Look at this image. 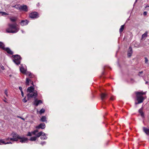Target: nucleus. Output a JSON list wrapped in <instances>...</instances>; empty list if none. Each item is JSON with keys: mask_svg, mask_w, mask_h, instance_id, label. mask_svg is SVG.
<instances>
[{"mask_svg": "<svg viewBox=\"0 0 149 149\" xmlns=\"http://www.w3.org/2000/svg\"><path fill=\"white\" fill-rule=\"evenodd\" d=\"M45 127V123H42L40 124L38 126H37L36 128H41L42 129H44Z\"/></svg>", "mask_w": 149, "mask_h": 149, "instance_id": "ddd939ff", "label": "nucleus"}, {"mask_svg": "<svg viewBox=\"0 0 149 149\" xmlns=\"http://www.w3.org/2000/svg\"><path fill=\"white\" fill-rule=\"evenodd\" d=\"M143 73V71H141L139 72V74H141L142 73Z\"/></svg>", "mask_w": 149, "mask_h": 149, "instance_id": "79ce46f5", "label": "nucleus"}, {"mask_svg": "<svg viewBox=\"0 0 149 149\" xmlns=\"http://www.w3.org/2000/svg\"><path fill=\"white\" fill-rule=\"evenodd\" d=\"M46 134L44 133V134L41 136L40 139L42 140H44L46 139H47V137L46 136Z\"/></svg>", "mask_w": 149, "mask_h": 149, "instance_id": "f3484780", "label": "nucleus"}, {"mask_svg": "<svg viewBox=\"0 0 149 149\" xmlns=\"http://www.w3.org/2000/svg\"><path fill=\"white\" fill-rule=\"evenodd\" d=\"M0 67L3 70H5V68H4V67L2 65H0Z\"/></svg>", "mask_w": 149, "mask_h": 149, "instance_id": "c9c22d12", "label": "nucleus"}, {"mask_svg": "<svg viewBox=\"0 0 149 149\" xmlns=\"http://www.w3.org/2000/svg\"><path fill=\"white\" fill-rule=\"evenodd\" d=\"M149 7V6H148V5H147L145 7V8H146L147 7Z\"/></svg>", "mask_w": 149, "mask_h": 149, "instance_id": "c03bdc74", "label": "nucleus"}, {"mask_svg": "<svg viewBox=\"0 0 149 149\" xmlns=\"http://www.w3.org/2000/svg\"><path fill=\"white\" fill-rule=\"evenodd\" d=\"M0 13H1V15L3 16L6 15H9L7 13L5 12H0Z\"/></svg>", "mask_w": 149, "mask_h": 149, "instance_id": "c85d7f7f", "label": "nucleus"}, {"mask_svg": "<svg viewBox=\"0 0 149 149\" xmlns=\"http://www.w3.org/2000/svg\"><path fill=\"white\" fill-rule=\"evenodd\" d=\"M32 132H29L28 133V134H27V136H31L32 135Z\"/></svg>", "mask_w": 149, "mask_h": 149, "instance_id": "473e14b6", "label": "nucleus"}, {"mask_svg": "<svg viewBox=\"0 0 149 149\" xmlns=\"http://www.w3.org/2000/svg\"><path fill=\"white\" fill-rule=\"evenodd\" d=\"M147 12L146 11L144 12L143 13V14L144 15H146L147 14Z\"/></svg>", "mask_w": 149, "mask_h": 149, "instance_id": "4c0bfd02", "label": "nucleus"}, {"mask_svg": "<svg viewBox=\"0 0 149 149\" xmlns=\"http://www.w3.org/2000/svg\"><path fill=\"white\" fill-rule=\"evenodd\" d=\"M144 58H145V63L146 64H148V59L146 57H145Z\"/></svg>", "mask_w": 149, "mask_h": 149, "instance_id": "7c9ffc66", "label": "nucleus"}, {"mask_svg": "<svg viewBox=\"0 0 149 149\" xmlns=\"http://www.w3.org/2000/svg\"><path fill=\"white\" fill-rule=\"evenodd\" d=\"M137 0H136L135 3H136V2H137Z\"/></svg>", "mask_w": 149, "mask_h": 149, "instance_id": "603ef678", "label": "nucleus"}, {"mask_svg": "<svg viewBox=\"0 0 149 149\" xmlns=\"http://www.w3.org/2000/svg\"><path fill=\"white\" fill-rule=\"evenodd\" d=\"M146 92H135V93L136 96V99L138 102V103H141L142 102L143 100L146 98L144 97L142 95L145 94Z\"/></svg>", "mask_w": 149, "mask_h": 149, "instance_id": "f03ea898", "label": "nucleus"}, {"mask_svg": "<svg viewBox=\"0 0 149 149\" xmlns=\"http://www.w3.org/2000/svg\"><path fill=\"white\" fill-rule=\"evenodd\" d=\"M107 95L104 93H102L101 95V98L102 100H103L106 97Z\"/></svg>", "mask_w": 149, "mask_h": 149, "instance_id": "6ab92c4d", "label": "nucleus"}, {"mask_svg": "<svg viewBox=\"0 0 149 149\" xmlns=\"http://www.w3.org/2000/svg\"><path fill=\"white\" fill-rule=\"evenodd\" d=\"M38 95L37 91H36L31 93H29L27 94V96L29 98H36Z\"/></svg>", "mask_w": 149, "mask_h": 149, "instance_id": "423d86ee", "label": "nucleus"}, {"mask_svg": "<svg viewBox=\"0 0 149 149\" xmlns=\"http://www.w3.org/2000/svg\"><path fill=\"white\" fill-rule=\"evenodd\" d=\"M0 48L4 50L5 48L4 47V44L2 42L0 41Z\"/></svg>", "mask_w": 149, "mask_h": 149, "instance_id": "5701e85b", "label": "nucleus"}, {"mask_svg": "<svg viewBox=\"0 0 149 149\" xmlns=\"http://www.w3.org/2000/svg\"><path fill=\"white\" fill-rule=\"evenodd\" d=\"M27 91L31 93L34 92V89L32 86H30L28 88Z\"/></svg>", "mask_w": 149, "mask_h": 149, "instance_id": "4468645a", "label": "nucleus"}, {"mask_svg": "<svg viewBox=\"0 0 149 149\" xmlns=\"http://www.w3.org/2000/svg\"><path fill=\"white\" fill-rule=\"evenodd\" d=\"M15 6H13V7H15Z\"/></svg>", "mask_w": 149, "mask_h": 149, "instance_id": "864d4df0", "label": "nucleus"}, {"mask_svg": "<svg viewBox=\"0 0 149 149\" xmlns=\"http://www.w3.org/2000/svg\"><path fill=\"white\" fill-rule=\"evenodd\" d=\"M19 139L20 140L19 141L21 143H25L28 142V139L26 137H21L19 136Z\"/></svg>", "mask_w": 149, "mask_h": 149, "instance_id": "1a4fd4ad", "label": "nucleus"}, {"mask_svg": "<svg viewBox=\"0 0 149 149\" xmlns=\"http://www.w3.org/2000/svg\"><path fill=\"white\" fill-rule=\"evenodd\" d=\"M10 19L12 22H15L17 20V18L16 17H11L10 18Z\"/></svg>", "mask_w": 149, "mask_h": 149, "instance_id": "4be33fe9", "label": "nucleus"}, {"mask_svg": "<svg viewBox=\"0 0 149 149\" xmlns=\"http://www.w3.org/2000/svg\"><path fill=\"white\" fill-rule=\"evenodd\" d=\"M45 109L43 108L41 109L39 111V113L40 114L44 113L45 112Z\"/></svg>", "mask_w": 149, "mask_h": 149, "instance_id": "c756f323", "label": "nucleus"}, {"mask_svg": "<svg viewBox=\"0 0 149 149\" xmlns=\"http://www.w3.org/2000/svg\"><path fill=\"white\" fill-rule=\"evenodd\" d=\"M32 133L33 134V135H36V132L35 131H33V132H32Z\"/></svg>", "mask_w": 149, "mask_h": 149, "instance_id": "58836bf2", "label": "nucleus"}, {"mask_svg": "<svg viewBox=\"0 0 149 149\" xmlns=\"http://www.w3.org/2000/svg\"><path fill=\"white\" fill-rule=\"evenodd\" d=\"M132 48L131 47H130L128 50V51L127 55L128 56L130 57L132 55Z\"/></svg>", "mask_w": 149, "mask_h": 149, "instance_id": "f8f14e48", "label": "nucleus"}, {"mask_svg": "<svg viewBox=\"0 0 149 149\" xmlns=\"http://www.w3.org/2000/svg\"><path fill=\"white\" fill-rule=\"evenodd\" d=\"M143 130L144 132L147 134H149V129L143 127Z\"/></svg>", "mask_w": 149, "mask_h": 149, "instance_id": "a211bd4d", "label": "nucleus"}, {"mask_svg": "<svg viewBox=\"0 0 149 149\" xmlns=\"http://www.w3.org/2000/svg\"><path fill=\"white\" fill-rule=\"evenodd\" d=\"M12 57L14 58L13 61L17 65L20 64L21 57L19 55H13L12 56Z\"/></svg>", "mask_w": 149, "mask_h": 149, "instance_id": "20e7f679", "label": "nucleus"}, {"mask_svg": "<svg viewBox=\"0 0 149 149\" xmlns=\"http://www.w3.org/2000/svg\"><path fill=\"white\" fill-rule=\"evenodd\" d=\"M29 15L30 17L32 18H36L39 17L38 13L36 12L31 13Z\"/></svg>", "mask_w": 149, "mask_h": 149, "instance_id": "6e6552de", "label": "nucleus"}, {"mask_svg": "<svg viewBox=\"0 0 149 149\" xmlns=\"http://www.w3.org/2000/svg\"><path fill=\"white\" fill-rule=\"evenodd\" d=\"M21 31H22V33H24V32L23 31V30H21Z\"/></svg>", "mask_w": 149, "mask_h": 149, "instance_id": "de8ad7c7", "label": "nucleus"}, {"mask_svg": "<svg viewBox=\"0 0 149 149\" xmlns=\"http://www.w3.org/2000/svg\"><path fill=\"white\" fill-rule=\"evenodd\" d=\"M29 22L27 20H22L20 22V24L22 26H24L28 24Z\"/></svg>", "mask_w": 149, "mask_h": 149, "instance_id": "9d476101", "label": "nucleus"}, {"mask_svg": "<svg viewBox=\"0 0 149 149\" xmlns=\"http://www.w3.org/2000/svg\"><path fill=\"white\" fill-rule=\"evenodd\" d=\"M139 112L140 113L141 116L142 117H144V113L142 109H140L139 110Z\"/></svg>", "mask_w": 149, "mask_h": 149, "instance_id": "aec40b11", "label": "nucleus"}, {"mask_svg": "<svg viewBox=\"0 0 149 149\" xmlns=\"http://www.w3.org/2000/svg\"><path fill=\"white\" fill-rule=\"evenodd\" d=\"M44 134V132H40L36 135V137H38L41 136Z\"/></svg>", "mask_w": 149, "mask_h": 149, "instance_id": "b1692460", "label": "nucleus"}, {"mask_svg": "<svg viewBox=\"0 0 149 149\" xmlns=\"http://www.w3.org/2000/svg\"><path fill=\"white\" fill-rule=\"evenodd\" d=\"M4 50H6L7 53L8 54L12 55L13 54V52H12L9 48H5Z\"/></svg>", "mask_w": 149, "mask_h": 149, "instance_id": "2eb2a0df", "label": "nucleus"}, {"mask_svg": "<svg viewBox=\"0 0 149 149\" xmlns=\"http://www.w3.org/2000/svg\"><path fill=\"white\" fill-rule=\"evenodd\" d=\"M140 103H138V102H136L135 103V104H140Z\"/></svg>", "mask_w": 149, "mask_h": 149, "instance_id": "37998d69", "label": "nucleus"}, {"mask_svg": "<svg viewBox=\"0 0 149 149\" xmlns=\"http://www.w3.org/2000/svg\"><path fill=\"white\" fill-rule=\"evenodd\" d=\"M22 119L24 120V119L22 118Z\"/></svg>", "mask_w": 149, "mask_h": 149, "instance_id": "6e6d98bb", "label": "nucleus"}, {"mask_svg": "<svg viewBox=\"0 0 149 149\" xmlns=\"http://www.w3.org/2000/svg\"><path fill=\"white\" fill-rule=\"evenodd\" d=\"M148 81H146V84H147L148 83Z\"/></svg>", "mask_w": 149, "mask_h": 149, "instance_id": "09e8293b", "label": "nucleus"}, {"mask_svg": "<svg viewBox=\"0 0 149 149\" xmlns=\"http://www.w3.org/2000/svg\"><path fill=\"white\" fill-rule=\"evenodd\" d=\"M42 103V101L41 100H36L34 102V104L36 106H38L39 104Z\"/></svg>", "mask_w": 149, "mask_h": 149, "instance_id": "9b49d317", "label": "nucleus"}, {"mask_svg": "<svg viewBox=\"0 0 149 149\" xmlns=\"http://www.w3.org/2000/svg\"><path fill=\"white\" fill-rule=\"evenodd\" d=\"M19 89L21 91V92H22V87H21L20 86L19 87Z\"/></svg>", "mask_w": 149, "mask_h": 149, "instance_id": "ea45409f", "label": "nucleus"}, {"mask_svg": "<svg viewBox=\"0 0 149 149\" xmlns=\"http://www.w3.org/2000/svg\"><path fill=\"white\" fill-rule=\"evenodd\" d=\"M39 5H40V4H39V3H38V4H37V6H39Z\"/></svg>", "mask_w": 149, "mask_h": 149, "instance_id": "49530a36", "label": "nucleus"}, {"mask_svg": "<svg viewBox=\"0 0 149 149\" xmlns=\"http://www.w3.org/2000/svg\"><path fill=\"white\" fill-rule=\"evenodd\" d=\"M11 138V137L10 138V137H8L7 138H6L5 139H4V140H5V141H10V139Z\"/></svg>", "mask_w": 149, "mask_h": 149, "instance_id": "72a5a7b5", "label": "nucleus"}, {"mask_svg": "<svg viewBox=\"0 0 149 149\" xmlns=\"http://www.w3.org/2000/svg\"><path fill=\"white\" fill-rule=\"evenodd\" d=\"M18 9L20 10L27 12L28 10V8L26 5H22L18 7Z\"/></svg>", "mask_w": 149, "mask_h": 149, "instance_id": "0eeeda50", "label": "nucleus"}, {"mask_svg": "<svg viewBox=\"0 0 149 149\" xmlns=\"http://www.w3.org/2000/svg\"><path fill=\"white\" fill-rule=\"evenodd\" d=\"M40 120L43 122H47L46 118L45 116H42Z\"/></svg>", "mask_w": 149, "mask_h": 149, "instance_id": "412c9836", "label": "nucleus"}, {"mask_svg": "<svg viewBox=\"0 0 149 149\" xmlns=\"http://www.w3.org/2000/svg\"><path fill=\"white\" fill-rule=\"evenodd\" d=\"M148 32L146 31L144 34H143L142 36V38H143L145 37H146L147 36Z\"/></svg>", "mask_w": 149, "mask_h": 149, "instance_id": "a878e982", "label": "nucleus"}, {"mask_svg": "<svg viewBox=\"0 0 149 149\" xmlns=\"http://www.w3.org/2000/svg\"><path fill=\"white\" fill-rule=\"evenodd\" d=\"M8 27L6 29V32L8 33H15L17 32L19 30V28L17 26L16 23L8 24Z\"/></svg>", "mask_w": 149, "mask_h": 149, "instance_id": "f257e3e1", "label": "nucleus"}, {"mask_svg": "<svg viewBox=\"0 0 149 149\" xmlns=\"http://www.w3.org/2000/svg\"><path fill=\"white\" fill-rule=\"evenodd\" d=\"M4 102H7L5 100H4Z\"/></svg>", "mask_w": 149, "mask_h": 149, "instance_id": "8fccbe9b", "label": "nucleus"}, {"mask_svg": "<svg viewBox=\"0 0 149 149\" xmlns=\"http://www.w3.org/2000/svg\"><path fill=\"white\" fill-rule=\"evenodd\" d=\"M0 142L2 143L3 144H12V142L10 141H8L7 142H6L5 140L4 139H0Z\"/></svg>", "mask_w": 149, "mask_h": 149, "instance_id": "dca6fc26", "label": "nucleus"}, {"mask_svg": "<svg viewBox=\"0 0 149 149\" xmlns=\"http://www.w3.org/2000/svg\"><path fill=\"white\" fill-rule=\"evenodd\" d=\"M20 70L22 73L25 74L26 75L29 76L30 77H33L34 76L30 72H26V70L24 68L22 65H21V66L20 67Z\"/></svg>", "mask_w": 149, "mask_h": 149, "instance_id": "39448f33", "label": "nucleus"}, {"mask_svg": "<svg viewBox=\"0 0 149 149\" xmlns=\"http://www.w3.org/2000/svg\"><path fill=\"white\" fill-rule=\"evenodd\" d=\"M110 99H111V100H113V98H111H111H110Z\"/></svg>", "mask_w": 149, "mask_h": 149, "instance_id": "3c124183", "label": "nucleus"}, {"mask_svg": "<svg viewBox=\"0 0 149 149\" xmlns=\"http://www.w3.org/2000/svg\"><path fill=\"white\" fill-rule=\"evenodd\" d=\"M22 101L24 103L27 102V100L26 99V97H25L23 99Z\"/></svg>", "mask_w": 149, "mask_h": 149, "instance_id": "f704fd0d", "label": "nucleus"}, {"mask_svg": "<svg viewBox=\"0 0 149 149\" xmlns=\"http://www.w3.org/2000/svg\"><path fill=\"white\" fill-rule=\"evenodd\" d=\"M46 143V142H45V141H43V142H41L40 143V144L42 145H45V144Z\"/></svg>", "mask_w": 149, "mask_h": 149, "instance_id": "e433bc0d", "label": "nucleus"}, {"mask_svg": "<svg viewBox=\"0 0 149 149\" xmlns=\"http://www.w3.org/2000/svg\"><path fill=\"white\" fill-rule=\"evenodd\" d=\"M11 136L10 139V141H17L19 139V136L16 133L13 132L10 135Z\"/></svg>", "mask_w": 149, "mask_h": 149, "instance_id": "7ed1b4c3", "label": "nucleus"}, {"mask_svg": "<svg viewBox=\"0 0 149 149\" xmlns=\"http://www.w3.org/2000/svg\"><path fill=\"white\" fill-rule=\"evenodd\" d=\"M4 93L6 95L7 97L8 96L7 90V89H5V90Z\"/></svg>", "mask_w": 149, "mask_h": 149, "instance_id": "2f4dec72", "label": "nucleus"}, {"mask_svg": "<svg viewBox=\"0 0 149 149\" xmlns=\"http://www.w3.org/2000/svg\"><path fill=\"white\" fill-rule=\"evenodd\" d=\"M0 145H1V143H0Z\"/></svg>", "mask_w": 149, "mask_h": 149, "instance_id": "4d7b16f0", "label": "nucleus"}, {"mask_svg": "<svg viewBox=\"0 0 149 149\" xmlns=\"http://www.w3.org/2000/svg\"><path fill=\"white\" fill-rule=\"evenodd\" d=\"M21 95H22V96L23 97H24V93H23V91H22V92H21Z\"/></svg>", "mask_w": 149, "mask_h": 149, "instance_id": "a19ab883", "label": "nucleus"}, {"mask_svg": "<svg viewBox=\"0 0 149 149\" xmlns=\"http://www.w3.org/2000/svg\"><path fill=\"white\" fill-rule=\"evenodd\" d=\"M36 139V136L31 137L30 139L31 141H35Z\"/></svg>", "mask_w": 149, "mask_h": 149, "instance_id": "bb28decb", "label": "nucleus"}, {"mask_svg": "<svg viewBox=\"0 0 149 149\" xmlns=\"http://www.w3.org/2000/svg\"><path fill=\"white\" fill-rule=\"evenodd\" d=\"M124 25H122L121 26L119 29V32L120 33H121V32H122L123 31V30L124 28Z\"/></svg>", "mask_w": 149, "mask_h": 149, "instance_id": "393cba45", "label": "nucleus"}, {"mask_svg": "<svg viewBox=\"0 0 149 149\" xmlns=\"http://www.w3.org/2000/svg\"><path fill=\"white\" fill-rule=\"evenodd\" d=\"M10 76L11 77V75H10Z\"/></svg>", "mask_w": 149, "mask_h": 149, "instance_id": "5fc2aeb1", "label": "nucleus"}, {"mask_svg": "<svg viewBox=\"0 0 149 149\" xmlns=\"http://www.w3.org/2000/svg\"><path fill=\"white\" fill-rule=\"evenodd\" d=\"M30 81L31 82V80L29 79V78H27L26 79V85H28Z\"/></svg>", "mask_w": 149, "mask_h": 149, "instance_id": "cd10ccee", "label": "nucleus"}, {"mask_svg": "<svg viewBox=\"0 0 149 149\" xmlns=\"http://www.w3.org/2000/svg\"><path fill=\"white\" fill-rule=\"evenodd\" d=\"M35 132H36V133L38 132V130H35Z\"/></svg>", "mask_w": 149, "mask_h": 149, "instance_id": "a18cd8bd", "label": "nucleus"}]
</instances>
